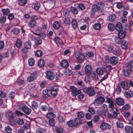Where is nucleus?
<instances>
[{
    "instance_id": "f3484780",
    "label": "nucleus",
    "mask_w": 133,
    "mask_h": 133,
    "mask_svg": "<svg viewBox=\"0 0 133 133\" xmlns=\"http://www.w3.org/2000/svg\"><path fill=\"white\" fill-rule=\"evenodd\" d=\"M60 64L64 68H67L69 65L68 62L66 60H63L62 61L60 62Z\"/></svg>"
},
{
    "instance_id": "6e6d98bb",
    "label": "nucleus",
    "mask_w": 133,
    "mask_h": 133,
    "mask_svg": "<svg viewBox=\"0 0 133 133\" xmlns=\"http://www.w3.org/2000/svg\"><path fill=\"white\" fill-rule=\"evenodd\" d=\"M72 26L74 29H76L77 28V22L76 20L74 19L72 21Z\"/></svg>"
},
{
    "instance_id": "79ce46f5",
    "label": "nucleus",
    "mask_w": 133,
    "mask_h": 133,
    "mask_svg": "<svg viewBox=\"0 0 133 133\" xmlns=\"http://www.w3.org/2000/svg\"><path fill=\"white\" fill-rule=\"evenodd\" d=\"M94 56V53L91 52H86V56L88 58L93 57Z\"/></svg>"
},
{
    "instance_id": "4c0bfd02",
    "label": "nucleus",
    "mask_w": 133,
    "mask_h": 133,
    "mask_svg": "<svg viewBox=\"0 0 133 133\" xmlns=\"http://www.w3.org/2000/svg\"><path fill=\"white\" fill-rule=\"evenodd\" d=\"M22 42L19 39H18L16 40V45L17 48L20 47L22 45Z\"/></svg>"
},
{
    "instance_id": "7ed1b4c3",
    "label": "nucleus",
    "mask_w": 133,
    "mask_h": 133,
    "mask_svg": "<svg viewBox=\"0 0 133 133\" xmlns=\"http://www.w3.org/2000/svg\"><path fill=\"white\" fill-rule=\"evenodd\" d=\"M83 91L86 92L89 96H94L95 92L94 89L91 87H89L83 89Z\"/></svg>"
},
{
    "instance_id": "e433bc0d",
    "label": "nucleus",
    "mask_w": 133,
    "mask_h": 133,
    "mask_svg": "<svg viewBox=\"0 0 133 133\" xmlns=\"http://www.w3.org/2000/svg\"><path fill=\"white\" fill-rule=\"evenodd\" d=\"M112 110L113 111V115L112 117H115L117 116V115L118 113V110L117 109L113 108H112Z\"/></svg>"
},
{
    "instance_id": "412c9836",
    "label": "nucleus",
    "mask_w": 133,
    "mask_h": 133,
    "mask_svg": "<svg viewBox=\"0 0 133 133\" xmlns=\"http://www.w3.org/2000/svg\"><path fill=\"white\" fill-rule=\"evenodd\" d=\"M60 24L59 22L58 21L55 22L53 24V28L55 29L58 30L60 27Z\"/></svg>"
},
{
    "instance_id": "a878e982",
    "label": "nucleus",
    "mask_w": 133,
    "mask_h": 133,
    "mask_svg": "<svg viewBox=\"0 0 133 133\" xmlns=\"http://www.w3.org/2000/svg\"><path fill=\"white\" fill-rule=\"evenodd\" d=\"M101 109L105 114H106L108 112L107 105L105 104L102 105L101 106Z\"/></svg>"
},
{
    "instance_id": "cd10ccee",
    "label": "nucleus",
    "mask_w": 133,
    "mask_h": 133,
    "mask_svg": "<svg viewBox=\"0 0 133 133\" xmlns=\"http://www.w3.org/2000/svg\"><path fill=\"white\" fill-rule=\"evenodd\" d=\"M121 44V47L122 49H124L127 48L128 43L125 41L123 40Z\"/></svg>"
},
{
    "instance_id": "aec40b11",
    "label": "nucleus",
    "mask_w": 133,
    "mask_h": 133,
    "mask_svg": "<svg viewBox=\"0 0 133 133\" xmlns=\"http://www.w3.org/2000/svg\"><path fill=\"white\" fill-rule=\"evenodd\" d=\"M81 123V120L79 118H76L74 120V127L78 126Z\"/></svg>"
},
{
    "instance_id": "0eeeda50",
    "label": "nucleus",
    "mask_w": 133,
    "mask_h": 133,
    "mask_svg": "<svg viewBox=\"0 0 133 133\" xmlns=\"http://www.w3.org/2000/svg\"><path fill=\"white\" fill-rule=\"evenodd\" d=\"M46 77L50 80H52L55 78V74L52 72L48 71H47L46 74Z\"/></svg>"
},
{
    "instance_id": "a19ab883",
    "label": "nucleus",
    "mask_w": 133,
    "mask_h": 133,
    "mask_svg": "<svg viewBox=\"0 0 133 133\" xmlns=\"http://www.w3.org/2000/svg\"><path fill=\"white\" fill-rule=\"evenodd\" d=\"M98 8L99 9L103 8L104 6V4L102 2H99L96 4Z\"/></svg>"
},
{
    "instance_id": "473e14b6",
    "label": "nucleus",
    "mask_w": 133,
    "mask_h": 133,
    "mask_svg": "<svg viewBox=\"0 0 133 133\" xmlns=\"http://www.w3.org/2000/svg\"><path fill=\"white\" fill-rule=\"evenodd\" d=\"M126 96L127 98H130L133 96L132 92L131 90H129L126 93Z\"/></svg>"
},
{
    "instance_id": "0e129e2a",
    "label": "nucleus",
    "mask_w": 133,
    "mask_h": 133,
    "mask_svg": "<svg viewBox=\"0 0 133 133\" xmlns=\"http://www.w3.org/2000/svg\"><path fill=\"white\" fill-rule=\"evenodd\" d=\"M64 73L67 75H70L72 74V72L70 70L67 69L65 71Z\"/></svg>"
},
{
    "instance_id": "393cba45",
    "label": "nucleus",
    "mask_w": 133,
    "mask_h": 133,
    "mask_svg": "<svg viewBox=\"0 0 133 133\" xmlns=\"http://www.w3.org/2000/svg\"><path fill=\"white\" fill-rule=\"evenodd\" d=\"M130 107L131 106L129 104H127L122 107V110L123 111H124L129 110Z\"/></svg>"
},
{
    "instance_id": "f03ea898",
    "label": "nucleus",
    "mask_w": 133,
    "mask_h": 133,
    "mask_svg": "<svg viewBox=\"0 0 133 133\" xmlns=\"http://www.w3.org/2000/svg\"><path fill=\"white\" fill-rule=\"evenodd\" d=\"M105 99L102 96L97 97L94 102V104L96 107L98 106L103 103L105 101Z\"/></svg>"
},
{
    "instance_id": "680f3d73",
    "label": "nucleus",
    "mask_w": 133,
    "mask_h": 133,
    "mask_svg": "<svg viewBox=\"0 0 133 133\" xmlns=\"http://www.w3.org/2000/svg\"><path fill=\"white\" fill-rule=\"evenodd\" d=\"M96 72L97 74L99 75H102L103 73V71L100 68L97 69Z\"/></svg>"
},
{
    "instance_id": "ea45409f",
    "label": "nucleus",
    "mask_w": 133,
    "mask_h": 133,
    "mask_svg": "<svg viewBox=\"0 0 133 133\" xmlns=\"http://www.w3.org/2000/svg\"><path fill=\"white\" fill-rule=\"evenodd\" d=\"M35 61L34 59L32 58H30L28 60V63L30 66H32L34 64Z\"/></svg>"
},
{
    "instance_id": "49530a36",
    "label": "nucleus",
    "mask_w": 133,
    "mask_h": 133,
    "mask_svg": "<svg viewBox=\"0 0 133 133\" xmlns=\"http://www.w3.org/2000/svg\"><path fill=\"white\" fill-rule=\"evenodd\" d=\"M71 11L74 14H76L78 13L77 9L75 8L72 7L70 8Z\"/></svg>"
},
{
    "instance_id": "37998d69",
    "label": "nucleus",
    "mask_w": 133,
    "mask_h": 133,
    "mask_svg": "<svg viewBox=\"0 0 133 133\" xmlns=\"http://www.w3.org/2000/svg\"><path fill=\"white\" fill-rule=\"evenodd\" d=\"M27 0H19L18 4L20 5H24L26 3Z\"/></svg>"
},
{
    "instance_id": "6e6552de",
    "label": "nucleus",
    "mask_w": 133,
    "mask_h": 133,
    "mask_svg": "<svg viewBox=\"0 0 133 133\" xmlns=\"http://www.w3.org/2000/svg\"><path fill=\"white\" fill-rule=\"evenodd\" d=\"M100 127L101 129L105 130L110 129L111 128V126L108 123L103 122L101 124Z\"/></svg>"
},
{
    "instance_id": "2f4dec72",
    "label": "nucleus",
    "mask_w": 133,
    "mask_h": 133,
    "mask_svg": "<svg viewBox=\"0 0 133 133\" xmlns=\"http://www.w3.org/2000/svg\"><path fill=\"white\" fill-rule=\"evenodd\" d=\"M121 39L118 37H116L114 38V40L116 44H120L122 41Z\"/></svg>"
},
{
    "instance_id": "ddd939ff",
    "label": "nucleus",
    "mask_w": 133,
    "mask_h": 133,
    "mask_svg": "<svg viewBox=\"0 0 133 133\" xmlns=\"http://www.w3.org/2000/svg\"><path fill=\"white\" fill-rule=\"evenodd\" d=\"M50 86L47 87L46 89L43 90V96L44 97H50L49 92L50 91Z\"/></svg>"
},
{
    "instance_id": "338daca9",
    "label": "nucleus",
    "mask_w": 133,
    "mask_h": 133,
    "mask_svg": "<svg viewBox=\"0 0 133 133\" xmlns=\"http://www.w3.org/2000/svg\"><path fill=\"white\" fill-rule=\"evenodd\" d=\"M116 124L117 127L119 128H122L124 126L123 123L119 121H118L117 122Z\"/></svg>"
},
{
    "instance_id": "bb28decb",
    "label": "nucleus",
    "mask_w": 133,
    "mask_h": 133,
    "mask_svg": "<svg viewBox=\"0 0 133 133\" xmlns=\"http://www.w3.org/2000/svg\"><path fill=\"white\" fill-rule=\"evenodd\" d=\"M47 117L48 118L53 119L56 117V115L52 112H50L46 115Z\"/></svg>"
},
{
    "instance_id": "a211bd4d",
    "label": "nucleus",
    "mask_w": 133,
    "mask_h": 133,
    "mask_svg": "<svg viewBox=\"0 0 133 133\" xmlns=\"http://www.w3.org/2000/svg\"><path fill=\"white\" fill-rule=\"evenodd\" d=\"M118 32V37L122 39L124 38L126 35V31H125L121 30Z\"/></svg>"
},
{
    "instance_id": "6ab92c4d",
    "label": "nucleus",
    "mask_w": 133,
    "mask_h": 133,
    "mask_svg": "<svg viewBox=\"0 0 133 133\" xmlns=\"http://www.w3.org/2000/svg\"><path fill=\"white\" fill-rule=\"evenodd\" d=\"M125 132L127 133H133V128L129 126H126L125 128Z\"/></svg>"
},
{
    "instance_id": "20e7f679",
    "label": "nucleus",
    "mask_w": 133,
    "mask_h": 133,
    "mask_svg": "<svg viewBox=\"0 0 133 133\" xmlns=\"http://www.w3.org/2000/svg\"><path fill=\"white\" fill-rule=\"evenodd\" d=\"M75 57L79 63H82L85 58L84 55L81 52H77L75 54Z\"/></svg>"
},
{
    "instance_id": "603ef678",
    "label": "nucleus",
    "mask_w": 133,
    "mask_h": 133,
    "mask_svg": "<svg viewBox=\"0 0 133 133\" xmlns=\"http://www.w3.org/2000/svg\"><path fill=\"white\" fill-rule=\"evenodd\" d=\"M49 122L50 125L54 127L55 125V120L53 119H50L49 120Z\"/></svg>"
},
{
    "instance_id": "1a4fd4ad",
    "label": "nucleus",
    "mask_w": 133,
    "mask_h": 133,
    "mask_svg": "<svg viewBox=\"0 0 133 133\" xmlns=\"http://www.w3.org/2000/svg\"><path fill=\"white\" fill-rule=\"evenodd\" d=\"M103 69L104 71L106 72V74L109 75L110 71L112 69V68L110 65H104L103 66Z\"/></svg>"
},
{
    "instance_id": "c03bdc74",
    "label": "nucleus",
    "mask_w": 133,
    "mask_h": 133,
    "mask_svg": "<svg viewBox=\"0 0 133 133\" xmlns=\"http://www.w3.org/2000/svg\"><path fill=\"white\" fill-rule=\"evenodd\" d=\"M112 52L113 54L115 55H118L119 53L118 48L117 46L115 48V49L113 50Z\"/></svg>"
},
{
    "instance_id": "e2e57ef3",
    "label": "nucleus",
    "mask_w": 133,
    "mask_h": 133,
    "mask_svg": "<svg viewBox=\"0 0 133 133\" xmlns=\"http://www.w3.org/2000/svg\"><path fill=\"white\" fill-rule=\"evenodd\" d=\"M45 130L44 129L41 128H38L36 130V133H43L44 131Z\"/></svg>"
},
{
    "instance_id": "4be33fe9",
    "label": "nucleus",
    "mask_w": 133,
    "mask_h": 133,
    "mask_svg": "<svg viewBox=\"0 0 133 133\" xmlns=\"http://www.w3.org/2000/svg\"><path fill=\"white\" fill-rule=\"evenodd\" d=\"M116 18L115 15L114 14H112L109 16L108 20L109 21L114 22L115 21Z\"/></svg>"
},
{
    "instance_id": "69168bd1",
    "label": "nucleus",
    "mask_w": 133,
    "mask_h": 133,
    "mask_svg": "<svg viewBox=\"0 0 133 133\" xmlns=\"http://www.w3.org/2000/svg\"><path fill=\"white\" fill-rule=\"evenodd\" d=\"M77 7L82 10H84L85 9V7L83 4H78Z\"/></svg>"
},
{
    "instance_id": "72a5a7b5",
    "label": "nucleus",
    "mask_w": 133,
    "mask_h": 133,
    "mask_svg": "<svg viewBox=\"0 0 133 133\" xmlns=\"http://www.w3.org/2000/svg\"><path fill=\"white\" fill-rule=\"evenodd\" d=\"M2 11L3 14L6 15H7L10 12V10L8 8L3 9Z\"/></svg>"
},
{
    "instance_id": "b1692460",
    "label": "nucleus",
    "mask_w": 133,
    "mask_h": 133,
    "mask_svg": "<svg viewBox=\"0 0 133 133\" xmlns=\"http://www.w3.org/2000/svg\"><path fill=\"white\" fill-rule=\"evenodd\" d=\"M6 116L10 118L13 119L14 117L13 113L11 111H8L6 113Z\"/></svg>"
},
{
    "instance_id": "13d9d810",
    "label": "nucleus",
    "mask_w": 133,
    "mask_h": 133,
    "mask_svg": "<svg viewBox=\"0 0 133 133\" xmlns=\"http://www.w3.org/2000/svg\"><path fill=\"white\" fill-rule=\"evenodd\" d=\"M43 54L41 50H37L35 53L36 55L38 57L42 56Z\"/></svg>"
},
{
    "instance_id": "c85d7f7f",
    "label": "nucleus",
    "mask_w": 133,
    "mask_h": 133,
    "mask_svg": "<svg viewBox=\"0 0 133 133\" xmlns=\"http://www.w3.org/2000/svg\"><path fill=\"white\" fill-rule=\"evenodd\" d=\"M45 63V62L44 59H41L39 61L38 63V65L39 67H42L44 66Z\"/></svg>"
},
{
    "instance_id": "864d4df0",
    "label": "nucleus",
    "mask_w": 133,
    "mask_h": 133,
    "mask_svg": "<svg viewBox=\"0 0 133 133\" xmlns=\"http://www.w3.org/2000/svg\"><path fill=\"white\" fill-rule=\"evenodd\" d=\"M32 106L33 108L36 109L38 107V103L35 101H33L32 102Z\"/></svg>"
},
{
    "instance_id": "58836bf2",
    "label": "nucleus",
    "mask_w": 133,
    "mask_h": 133,
    "mask_svg": "<svg viewBox=\"0 0 133 133\" xmlns=\"http://www.w3.org/2000/svg\"><path fill=\"white\" fill-rule=\"evenodd\" d=\"M108 27L109 30L111 31H113L114 29H115L114 25L112 23L109 24L108 25Z\"/></svg>"
},
{
    "instance_id": "c9c22d12",
    "label": "nucleus",
    "mask_w": 133,
    "mask_h": 133,
    "mask_svg": "<svg viewBox=\"0 0 133 133\" xmlns=\"http://www.w3.org/2000/svg\"><path fill=\"white\" fill-rule=\"evenodd\" d=\"M23 112L26 114L27 115H29L31 113V110L29 108L26 106L24 109Z\"/></svg>"
},
{
    "instance_id": "de8ad7c7",
    "label": "nucleus",
    "mask_w": 133,
    "mask_h": 133,
    "mask_svg": "<svg viewBox=\"0 0 133 133\" xmlns=\"http://www.w3.org/2000/svg\"><path fill=\"white\" fill-rule=\"evenodd\" d=\"M77 116L78 118L80 119L83 118L84 117V114L82 111H78L77 112Z\"/></svg>"
},
{
    "instance_id": "774afa93",
    "label": "nucleus",
    "mask_w": 133,
    "mask_h": 133,
    "mask_svg": "<svg viewBox=\"0 0 133 133\" xmlns=\"http://www.w3.org/2000/svg\"><path fill=\"white\" fill-rule=\"evenodd\" d=\"M41 109L42 111H46L48 109V106L42 105L41 107Z\"/></svg>"
},
{
    "instance_id": "9d476101",
    "label": "nucleus",
    "mask_w": 133,
    "mask_h": 133,
    "mask_svg": "<svg viewBox=\"0 0 133 133\" xmlns=\"http://www.w3.org/2000/svg\"><path fill=\"white\" fill-rule=\"evenodd\" d=\"M110 62L113 65H115L118 62V58L115 56H112L110 58Z\"/></svg>"
},
{
    "instance_id": "09e8293b",
    "label": "nucleus",
    "mask_w": 133,
    "mask_h": 133,
    "mask_svg": "<svg viewBox=\"0 0 133 133\" xmlns=\"http://www.w3.org/2000/svg\"><path fill=\"white\" fill-rule=\"evenodd\" d=\"M92 10L94 12L97 11L99 9L96 4L93 5L92 6Z\"/></svg>"
},
{
    "instance_id": "423d86ee",
    "label": "nucleus",
    "mask_w": 133,
    "mask_h": 133,
    "mask_svg": "<svg viewBox=\"0 0 133 133\" xmlns=\"http://www.w3.org/2000/svg\"><path fill=\"white\" fill-rule=\"evenodd\" d=\"M37 76V74L36 71H34L30 74V76L28 77L27 81L29 82L34 81L36 79Z\"/></svg>"
},
{
    "instance_id": "a18cd8bd",
    "label": "nucleus",
    "mask_w": 133,
    "mask_h": 133,
    "mask_svg": "<svg viewBox=\"0 0 133 133\" xmlns=\"http://www.w3.org/2000/svg\"><path fill=\"white\" fill-rule=\"evenodd\" d=\"M93 27L95 29L97 30H99L100 29L101 25L98 23L96 24L93 25Z\"/></svg>"
},
{
    "instance_id": "7c9ffc66",
    "label": "nucleus",
    "mask_w": 133,
    "mask_h": 133,
    "mask_svg": "<svg viewBox=\"0 0 133 133\" xmlns=\"http://www.w3.org/2000/svg\"><path fill=\"white\" fill-rule=\"evenodd\" d=\"M36 24V22L35 20H32L30 21L28 23L29 26L33 27Z\"/></svg>"
},
{
    "instance_id": "f257e3e1",
    "label": "nucleus",
    "mask_w": 133,
    "mask_h": 133,
    "mask_svg": "<svg viewBox=\"0 0 133 133\" xmlns=\"http://www.w3.org/2000/svg\"><path fill=\"white\" fill-rule=\"evenodd\" d=\"M50 90L49 92L50 97H54L57 95V92L59 91L58 87L56 86H50Z\"/></svg>"
},
{
    "instance_id": "4d7b16f0",
    "label": "nucleus",
    "mask_w": 133,
    "mask_h": 133,
    "mask_svg": "<svg viewBox=\"0 0 133 133\" xmlns=\"http://www.w3.org/2000/svg\"><path fill=\"white\" fill-rule=\"evenodd\" d=\"M47 85V83L46 81L43 82L39 84V86L42 88H43Z\"/></svg>"
},
{
    "instance_id": "3c124183",
    "label": "nucleus",
    "mask_w": 133,
    "mask_h": 133,
    "mask_svg": "<svg viewBox=\"0 0 133 133\" xmlns=\"http://www.w3.org/2000/svg\"><path fill=\"white\" fill-rule=\"evenodd\" d=\"M127 67L129 68H133V61L131 60L128 62L127 64Z\"/></svg>"
},
{
    "instance_id": "5fc2aeb1",
    "label": "nucleus",
    "mask_w": 133,
    "mask_h": 133,
    "mask_svg": "<svg viewBox=\"0 0 133 133\" xmlns=\"http://www.w3.org/2000/svg\"><path fill=\"white\" fill-rule=\"evenodd\" d=\"M26 107V105L24 103H21L19 104L18 106V108L19 109H21L23 111L24 109Z\"/></svg>"
},
{
    "instance_id": "9b49d317",
    "label": "nucleus",
    "mask_w": 133,
    "mask_h": 133,
    "mask_svg": "<svg viewBox=\"0 0 133 133\" xmlns=\"http://www.w3.org/2000/svg\"><path fill=\"white\" fill-rule=\"evenodd\" d=\"M85 71L87 76L89 75L92 71V69L91 66L89 65H87L85 67Z\"/></svg>"
},
{
    "instance_id": "f8f14e48",
    "label": "nucleus",
    "mask_w": 133,
    "mask_h": 133,
    "mask_svg": "<svg viewBox=\"0 0 133 133\" xmlns=\"http://www.w3.org/2000/svg\"><path fill=\"white\" fill-rule=\"evenodd\" d=\"M115 102L116 104L119 105H122L124 104V100L121 98H116L115 100Z\"/></svg>"
},
{
    "instance_id": "dca6fc26",
    "label": "nucleus",
    "mask_w": 133,
    "mask_h": 133,
    "mask_svg": "<svg viewBox=\"0 0 133 133\" xmlns=\"http://www.w3.org/2000/svg\"><path fill=\"white\" fill-rule=\"evenodd\" d=\"M115 29L118 31H119L122 29V26L121 23L117 22L115 27Z\"/></svg>"
},
{
    "instance_id": "bf43d9fd",
    "label": "nucleus",
    "mask_w": 133,
    "mask_h": 133,
    "mask_svg": "<svg viewBox=\"0 0 133 133\" xmlns=\"http://www.w3.org/2000/svg\"><path fill=\"white\" fill-rule=\"evenodd\" d=\"M67 124L69 127H74V123L72 120H70L67 122Z\"/></svg>"
},
{
    "instance_id": "2eb2a0df",
    "label": "nucleus",
    "mask_w": 133,
    "mask_h": 133,
    "mask_svg": "<svg viewBox=\"0 0 133 133\" xmlns=\"http://www.w3.org/2000/svg\"><path fill=\"white\" fill-rule=\"evenodd\" d=\"M121 86L122 88L125 90H127L130 87L129 84L127 82H124L121 84Z\"/></svg>"
},
{
    "instance_id": "c756f323",
    "label": "nucleus",
    "mask_w": 133,
    "mask_h": 133,
    "mask_svg": "<svg viewBox=\"0 0 133 133\" xmlns=\"http://www.w3.org/2000/svg\"><path fill=\"white\" fill-rule=\"evenodd\" d=\"M35 43L37 45H40L42 42V40L39 37L35 38Z\"/></svg>"
},
{
    "instance_id": "39448f33",
    "label": "nucleus",
    "mask_w": 133,
    "mask_h": 133,
    "mask_svg": "<svg viewBox=\"0 0 133 133\" xmlns=\"http://www.w3.org/2000/svg\"><path fill=\"white\" fill-rule=\"evenodd\" d=\"M70 88L72 90L71 95L72 96H76L81 93V91L80 90H78L77 88L74 86H70Z\"/></svg>"
},
{
    "instance_id": "f704fd0d",
    "label": "nucleus",
    "mask_w": 133,
    "mask_h": 133,
    "mask_svg": "<svg viewBox=\"0 0 133 133\" xmlns=\"http://www.w3.org/2000/svg\"><path fill=\"white\" fill-rule=\"evenodd\" d=\"M31 44L30 42H26L24 43V47L28 49H29L31 47Z\"/></svg>"
},
{
    "instance_id": "5701e85b",
    "label": "nucleus",
    "mask_w": 133,
    "mask_h": 133,
    "mask_svg": "<svg viewBox=\"0 0 133 133\" xmlns=\"http://www.w3.org/2000/svg\"><path fill=\"white\" fill-rule=\"evenodd\" d=\"M131 71L130 68H127V70H123L122 71V73L125 76H129L130 75V72Z\"/></svg>"
},
{
    "instance_id": "8fccbe9b",
    "label": "nucleus",
    "mask_w": 133,
    "mask_h": 133,
    "mask_svg": "<svg viewBox=\"0 0 133 133\" xmlns=\"http://www.w3.org/2000/svg\"><path fill=\"white\" fill-rule=\"evenodd\" d=\"M6 21V17L5 16H1L0 18V22L2 23H4Z\"/></svg>"
},
{
    "instance_id": "4468645a",
    "label": "nucleus",
    "mask_w": 133,
    "mask_h": 133,
    "mask_svg": "<svg viewBox=\"0 0 133 133\" xmlns=\"http://www.w3.org/2000/svg\"><path fill=\"white\" fill-rule=\"evenodd\" d=\"M106 102L109 104V107L110 108H112L114 107V104L112 99L110 98L106 97Z\"/></svg>"
},
{
    "instance_id": "052dcab7",
    "label": "nucleus",
    "mask_w": 133,
    "mask_h": 133,
    "mask_svg": "<svg viewBox=\"0 0 133 133\" xmlns=\"http://www.w3.org/2000/svg\"><path fill=\"white\" fill-rule=\"evenodd\" d=\"M4 129L8 133H10L11 132L12 129L9 126L5 127Z\"/></svg>"
}]
</instances>
